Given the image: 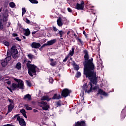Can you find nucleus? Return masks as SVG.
I'll return each instance as SVG.
<instances>
[{
    "mask_svg": "<svg viewBox=\"0 0 126 126\" xmlns=\"http://www.w3.org/2000/svg\"><path fill=\"white\" fill-rule=\"evenodd\" d=\"M84 58L86 63L84 64V74L86 75V77L89 78L91 82L88 86L86 84H84L83 89L85 90V93H90L93 90L92 88L93 85L92 84H95V85L97 84V77H96V72L94 71L95 68L93 63V59L89 60V56L87 52H86Z\"/></svg>",
    "mask_w": 126,
    "mask_h": 126,
    "instance_id": "1",
    "label": "nucleus"
},
{
    "mask_svg": "<svg viewBox=\"0 0 126 126\" xmlns=\"http://www.w3.org/2000/svg\"><path fill=\"white\" fill-rule=\"evenodd\" d=\"M27 64V67L29 68V74L30 76H33V75H36V71L38 70V67L34 65L31 64V61H28Z\"/></svg>",
    "mask_w": 126,
    "mask_h": 126,
    "instance_id": "2",
    "label": "nucleus"
},
{
    "mask_svg": "<svg viewBox=\"0 0 126 126\" xmlns=\"http://www.w3.org/2000/svg\"><path fill=\"white\" fill-rule=\"evenodd\" d=\"M15 81L17 83H14L12 85L11 88L12 90H15V89L19 88V89H24V83L21 80H18L14 78Z\"/></svg>",
    "mask_w": 126,
    "mask_h": 126,
    "instance_id": "3",
    "label": "nucleus"
},
{
    "mask_svg": "<svg viewBox=\"0 0 126 126\" xmlns=\"http://www.w3.org/2000/svg\"><path fill=\"white\" fill-rule=\"evenodd\" d=\"M6 21H7V18L6 17L0 16V29L2 30L3 29V25L6 24Z\"/></svg>",
    "mask_w": 126,
    "mask_h": 126,
    "instance_id": "4",
    "label": "nucleus"
},
{
    "mask_svg": "<svg viewBox=\"0 0 126 126\" xmlns=\"http://www.w3.org/2000/svg\"><path fill=\"white\" fill-rule=\"evenodd\" d=\"M11 54L12 57L13 59H16L17 57V54H18V51H17V49L15 47V46H13L11 48Z\"/></svg>",
    "mask_w": 126,
    "mask_h": 126,
    "instance_id": "5",
    "label": "nucleus"
},
{
    "mask_svg": "<svg viewBox=\"0 0 126 126\" xmlns=\"http://www.w3.org/2000/svg\"><path fill=\"white\" fill-rule=\"evenodd\" d=\"M40 107L43 110H44V111H48L49 108H50V105H49L47 102L41 101L40 102Z\"/></svg>",
    "mask_w": 126,
    "mask_h": 126,
    "instance_id": "6",
    "label": "nucleus"
},
{
    "mask_svg": "<svg viewBox=\"0 0 126 126\" xmlns=\"http://www.w3.org/2000/svg\"><path fill=\"white\" fill-rule=\"evenodd\" d=\"M70 93H71V90L67 89H65L62 91V95L63 97L65 98L66 97H67V96H68Z\"/></svg>",
    "mask_w": 126,
    "mask_h": 126,
    "instance_id": "7",
    "label": "nucleus"
},
{
    "mask_svg": "<svg viewBox=\"0 0 126 126\" xmlns=\"http://www.w3.org/2000/svg\"><path fill=\"white\" fill-rule=\"evenodd\" d=\"M56 42H57V39H56L49 40L47 41L46 43L43 44L42 47H43L46 46H52V45H54V44H55V43H56Z\"/></svg>",
    "mask_w": 126,
    "mask_h": 126,
    "instance_id": "8",
    "label": "nucleus"
},
{
    "mask_svg": "<svg viewBox=\"0 0 126 126\" xmlns=\"http://www.w3.org/2000/svg\"><path fill=\"white\" fill-rule=\"evenodd\" d=\"M17 121H18L20 126H26V123L25 122V121H24V119L20 118V116H18L17 118Z\"/></svg>",
    "mask_w": 126,
    "mask_h": 126,
    "instance_id": "9",
    "label": "nucleus"
},
{
    "mask_svg": "<svg viewBox=\"0 0 126 126\" xmlns=\"http://www.w3.org/2000/svg\"><path fill=\"white\" fill-rule=\"evenodd\" d=\"M31 47L34 49H38V48H40L41 47V44L39 43L34 42L32 43Z\"/></svg>",
    "mask_w": 126,
    "mask_h": 126,
    "instance_id": "10",
    "label": "nucleus"
},
{
    "mask_svg": "<svg viewBox=\"0 0 126 126\" xmlns=\"http://www.w3.org/2000/svg\"><path fill=\"white\" fill-rule=\"evenodd\" d=\"M75 8H76V9H78V10H83L84 6H82V5L77 3L75 6Z\"/></svg>",
    "mask_w": 126,
    "mask_h": 126,
    "instance_id": "11",
    "label": "nucleus"
},
{
    "mask_svg": "<svg viewBox=\"0 0 126 126\" xmlns=\"http://www.w3.org/2000/svg\"><path fill=\"white\" fill-rule=\"evenodd\" d=\"M23 30L24 32V34L25 35V36H29V35H30V30H29V29H23Z\"/></svg>",
    "mask_w": 126,
    "mask_h": 126,
    "instance_id": "12",
    "label": "nucleus"
},
{
    "mask_svg": "<svg viewBox=\"0 0 126 126\" xmlns=\"http://www.w3.org/2000/svg\"><path fill=\"white\" fill-rule=\"evenodd\" d=\"M12 56V54H11V52L10 51H8L7 53V57L6 58V60H8V61H10L11 60V57Z\"/></svg>",
    "mask_w": 126,
    "mask_h": 126,
    "instance_id": "13",
    "label": "nucleus"
},
{
    "mask_svg": "<svg viewBox=\"0 0 126 126\" xmlns=\"http://www.w3.org/2000/svg\"><path fill=\"white\" fill-rule=\"evenodd\" d=\"M85 126V123L84 121H81L80 122H78L76 123L75 126Z\"/></svg>",
    "mask_w": 126,
    "mask_h": 126,
    "instance_id": "14",
    "label": "nucleus"
},
{
    "mask_svg": "<svg viewBox=\"0 0 126 126\" xmlns=\"http://www.w3.org/2000/svg\"><path fill=\"white\" fill-rule=\"evenodd\" d=\"M14 107L13 103H10L8 107V113H10V112L12 111V109H13Z\"/></svg>",
    "mask_w": 126,
    "mask_h": 126,
    "instance_id": "15",
    "label": "nucleus"
},
{
    "mask_svg": "<svg viewBox=\"0 0 126 126\" xmlns=\"http://www.w3.org/2000/svg\"><path fill=\"white\" fill-rule=\"evenodd\" d=\"M50 61L51 62L50 64L51 66H55L57 64V61H54V59H51Z\"/></svg>",
    "mask_w": 126,
    "mask_h": 126,
    "instance_id": "16",
    "label": "nucleus"
},
{
    "mask_svg": "<svg viewBox=\"0 0 126 126\" xmlns=\"http://www.w3.org/2000/svg\"><path fill=\"white\" fill-rule=\"evenodd\" d=\"M98 94H100V95H103V96H107V94L101 89L98 90Z\"/></svg>",
    "mask_w": 126,
    "mask_h": 126,
    "instance_id": "17",
    "label": "nucleus"
},
{
    "mask_svg": "<svg viewBox=\"0 0 126 126\" xmlns=\"http://www.w3.org/2000/svg\"><path fill=\"white\" fill-rule=\"evenodd\" d=\"M61 94H55L53 97V99L56 100H59V99H61Z\"/></svg>",
    "mask_w": 126,
    "mask_h": 126,
    "instance_id": "18",
    "label": "nucleus"
},
{
    "mask_svg": "<svg viewBox=\"0 0 126 126\" xmlns=\"http://www.w3.org/2000/svg\"><path fill=\"white\" fill-rule=\"evenodd\" d=\"M7 61H8V59H6V58H5V59L2 61L1 63L2 66H6V65H7Z\"/></svg>",
    "mask_w": 126,
    "mask_h": 126,
    "instance_id": "19",
    "label": "nucleus"
},
{
    "mask_svg": "<svg viewBox=\"0 0 126 126\" xmlns=\"http://www.w3.org/2000/svg\"><path fill=\"white\" fill-rule=\"evenodd\" d=\"M57 24L58 26H60V27L63 26V22H62V18H59L57 20Z\"/></svg>",
    "mask_w": 126,
    "mask_h": 126,
    "instance_id": "20",
    "label": "nucleus"
},
{
    "mask_svg": "<svg viewBox=\"0 0 126 126\" xmlns=\"http://www.w3.org/2000/svg\"><path fill=\"white\" fill-rule=\"evenodd\" d=\"M41 101H45L46 100V101H49L51 100V98L49 97V96H43L41 98Z\"/></svg>",
    "mask_w": 126,
    "mask_h": 126,
    "instance_id": "21",
    "label": "nucleus"
},
{
    "mask_svg": "<svg viewBox=\"0 0 126 126\" xmlns=\"http://www.w3.org/2000/svg\"><path fill=\"white\" fill-rule=\"evenodd\" d=\"M24 99H28L29 101L31 100V95L28 94L24 96Z\"/></svg>",
    "mask_w": 126,
    "mask_h": 126,
    "instance_id": "22",
    "label": "nucleus"
},
{
    "mask_svg": "<svg viewBox=\"0 0 126 126\" xmlns=\"http://www.w3.org/2000/svg\"><path fill=\"white\" fill-rule=\"evenodd\" d=\"M9 5L11 8H14V7L16 6L15 3H14L13 2H10L9 3Z\"/></svg>",
    "mask_w": 126,
    "mask_h": 126,
    "instance_id": "23",
    "label": "nucleus"
},
{
    "mask_svg": "<svg viewBox=\"0 0 126 126\" xmlns=\"http://www.w3.org/2000/svg\"><path fill=\"white\" fill-rule=\"evenodd\" d=\"M73 65L74 66V68L75 69V70H78V69H79V66H78V65H77L75 63H74L73 64Z\"/></svg>",
    "mask_w": 126,
    "mask_h": 126,
    "instance_id": "24",
    "label": "nucleus"
},
{
    "mask_svg": "<svg viewBox=\"0 0 126 126\" xmlns=\"http://www.w3.org/2000/svg\"><path fill=\"white\" fill-rule=\"evenodd\" d=\"M16 67L17 69H21V63H18L16 65Z\"/></svg>",
    "mask_w": 126,
    "mask_h": 126,
    "instance_id": "25",
    "label": "nucleus"
},
{
    "mask_svg": "<svg viewBox=\"0 0 126 126\" xmlns=\"http://www.w3.org/2000/svg\"><path fill=\"white\" fill-rule=\"evenodd\" d=\"M4 83H7V84H8L9 85H10V84H11V81H10L9 79H7L4 80Z\"/></svg>",
    "mask_w": 126,
    "mask_h": 126,
    "instance_id": "26",
    "label": "nucleus"
},
{
    "mask_svg": "<svg viewBox=\"0 0 126 126\" xmlns=\"http://www.w3.org/2000/svg\"><path fill=\"white\" fill-rule=\"evenodd\" d=\"M73 54H74V48H72L71 51L69 52L70 56H73Z\"/></svg>",
    "mask_w": 126,
    "mask_h": 126,
    "instance_id": "27",
    "label": "nucleus"
},
{
    "mask_svg": "<svg viewBox=\"0 0 126 126\" xmlns=\"http://www.w3.org/2000/svg\"><path fill=\"white\" fill-rule=\"evenodd\" d=\"M26 82L28 86H29V87H31V86H32V84H31V82H30V81L26 80Z\"/></svg>",
    "mask_w": 126,
    "mask_h": 126,
    "instance_id": "28",
    "label": "nucleus"
},
{
    "mask_svg": "<svg viewBox=\"0 0 126 126\" xmlns=\"http://www.w3.org/2000/svg\"><path fill=\"white\" fill-rule=\"evenodd\" d=\"M25 13H26V9H25V8H22V16H23V15H24V14H25Z\"/></svg>",
    "mask_w": 126,
    "mask_h": 126,
    "instance_id": "29",
    "label": "nucleus"
},
{
    "mask_svg": "<svg viewBox=\"0 0 126 126\" xmlns=\"http://www.w3.org/2000/svg\"><path fill=\"white\" fill-rule=\"evenodd\" d=\"M25 107H26V109L28 110V111H31V110H32V108L28 106V105H25Z\"/></svg>",
    "mask_w": 126,
    "mask_h": 126,
    "instance_id": "30",
    "label": "nucleus"
},
{
    "mask_svg": "<svg viewBox=\"0 0 126 126\" xmlns=\"http://www.w3.org/2000/svg\"><path fill=\"white\" fill-rule=\"evenodd\" d=\"M59 34L60 35V37H63L64 32L63 31H59Z\"/></svg>",
    "mask_w": 126,
    "mask_h": 126,
    "instance_id": "31",
    "label": "nucleus"
},
{
    "mask_svg": "<svg viewBox=\"0 0 126 126\" xmlns=\"http://www.w3.org/2000/svg\"><path fill=\"white\" fill-rule=\"evenodd\" d=\"M32 3H38V1L36 0H29Z\"/></svg>",
    "mask_w": 126,
    "mask_h": 126,
    "instance_id": "32",
    "label": "nucleus"
},
{
    "mask_svg": "<svg viewBox=\"0 0 126 126\" xmlns=\"http://www.w3.org/2000/svg\"><path fill=\"white\" fill-rule=\"evenodd\" d=\"M80 76H81V73H80V72H77L76 74V77L79 78Z\"/></svg>",
    "mask_w": 126,
    "mask_h": 126,
    "instance_id": "33",
    "label": "nucleus"
},
{
    "mask_svg": "<svg viewBox=\"0 0 126 126\" xmlns=\"http://www.w3.org/2000/svg\"><path fill=\"white\" fill-rule=\"evenodd\" d=\"M4 45L7 47H8V46H9V42L7 41H4Z\"/></svg>",
    "mask_w": 126,
    "mask_h": 126,
    "instance_id": "34",
    "label": "nucleus"
},
{
    "mask_svg": "<svg viewBox=\"0 0 126 126\" xmlns=\"http://www.w3.org/2000/svg\"><path fill=\"white\" fill-rule=\"evenodd\" d=\"M28 58H29V59H32L33 55H32L31 54H29V55H28Z\"/></svg>",
    "mask_w": 126,
    "mask_h": 126,
    "instance_id": "35",
    "label": "nucleus"
},
{
    "mask_svg": "<svg viewBox=\"0 0 126 126\" xmlns=\"http://www.w3.org/2000/svg\"><path fill=\"white\" fill-rule=\"evenodd\" d=\"M20 112L22 113V114H23V115L24 114H25V109H23L21 110H20Z\"/></svg>",
    "mask_w": 126,
    "mask_h": 126,
    "instance_id": "36",
    "label": "nucleus"
},
{
    "mask_svg": "<svg viewBox=\"0 0 126 126\" xmlns=\"http://www.w3.org/2000/svg\"><path fill=\"white\" fill-rule=\"evenodd\" d=\"M78 40L82 45L83 44V41L81 40L80 38H78Z\"/></svg>",
    "mask_w": 126,
    "mask_h": 126,
    "instance_id": "37",
    "label": "nucleus"
},
{
    "mask_svg": "<svg viewBox=\"0 0 126 126\" xmlns=\"http://www.w3.org/2000/svg\"><path fill=\"white\" fill-rule=\"evenodd\" d=\"M68 59V56L66 57L65 59L63 60V63H65V62H66Z\"/></svg>",
    "mask_w": 126,
    "mask_h": 126,
    "instance_id": "38",
    "label": "nucleus"
},
{
    "mask_svg": "<svg viewBox=\"0 0 126 126\" xmlns=\"http://www.w3.org/2000/svg\"><path fill=\"white\" fill-rule=\"evenodd\" d=\"M67 10L69 12H72V10L70 8H67Z\"/></svg>",
    "mask_w": 126,
    "mask_h": 126,
    "instance_id": "39",
    "label": "nucleus"
},
{
    "mask_svg": "<svg viewBox=\"0 0 126 126\" xmlns=\"http://www.w3.org/2000/svg\"><path fill=\"white\" fill-rule=\"evenodd\" d=\"M26 22L28 24H29V23H30V21L29 20H28V19H26Z\"/></svg>",
    "mask_w": 126,
    "mask_h": 126,
    "instance_id": "40",
    "label": "nucleus"
},
{
    "mask_svg": "<svg viewBox=\"0 0 126 126\" xmlns=\"http://www.w3.org/2000/svg\"><path fill=\"white\" fill-rule=\"evenodd\" d=\"M99 87L98 86H95L93 88V90H96V89H97V88H98Z\"/></svg>",
    "mask_w": 126,
    "mask_h": 126,
    "instance_id": "41",
    "label": "nucleus"
},
{
    "mask_svg": "<svg viewBox=\"0 0 126 126\" xmlns=\"http://www.w3.org/2000/svg\"><path fill=\"white\" fill-rule=\"evenodd\" d=\"M16 40H17V41H19V42L21 41V39H20L18 37H16Z\"/></svg>",
    "mask_w": 126,
    "mask_h": 126,
    "instance_id": "42",
    "label": "nucleus"
},
{
    "mask_svg": "<svg viewBox=\"0 0 126 126\" xmlns=\"http://www.w3.org/2000/svg\"><path fill=\"white\" fill-rule=\"evenodd\" d=\"M8 101H9V102H10V103H11V104H12V103L13 102L12 99H8Z\"/></svg>",
    "mask_w": 126,
    "mask_h": 126,
    "instance_id": "43",
    "label": "nucleus"
},
{
    "mask_svg": "<svg viewBox=\"0 0 126 126\" xmlns=\"http://www.w3.org/2000/svg\"><path fill=\"white\" fill-rule=\"evenodd\" d=\"M7 89H8V90H9V91H10V92H12V90H11V89L8 87H7Z\"/></svg>",
    "mask_w": 126,
    "mask_h": 126,
    "instance_id": "44",
    "label": "nucleus"
},
{
    "mask_svg": "<svg viewBox=\"0 0 126 126\" xmlns=\"http://www.w3.org/2000/svg\"><path fill=\"white\" fill-rule=\"evenodd\" d=\"M23 115L26 119H27V116L26 115V113H24Z\"/></svg>",
    "mask_w": 126,
    "mask_h": 126,
    "instance_id": "45",
    "label": "nucleus"
},
{
    "mask_svg": "<svg viewBox=\"0 0 126 126\" xmlns=\"http://www.w3.org/2000/svg\"><path fill=\"white\" fill-rule=\"evenodd\" d=\"M53 29H54V31H58V29H57V28H56V27H54Z\"/></svg>",
    "mask_w": 126,
    "mask_h": 126,
    "instance_id": "46",
    "label": "nucleus"
},
{
    "mask_svg": "<svg viewBox=\"0 0 126 126\" xmlns=\"http://www.w3.org/2000/svg\"><path fill=\"white\" fill-rule=\"evenodd\" d=\"M81 5H82V6H84V1H82L81 4Z\"/></svg>",
    "mask_w": 126,
    "mask_h": 126,
    "instance_id": "47",
    "label": "nucleus"
},
{
    "mask_svg": "<svg viewBox=\"0 0 126 126\" xmlns=\"http://www.w3.org/2000/svg\"><path fill=\"white\" fill-rule=\"evenodd\" d=\"M33 111L34 113H38V110H37L36 109H33Z\"/></svg>",
    "mask_w": 126,
    "mask_h": 126,
    "instance_id": "48",
    "label": "nucleus"
},
{
    "mask_svg": "<svg viewBox=\"0 0 126 126\" xmlns=\"http://www.w3.org/2000/svg\"><path fill=\"white\" fill-rule=\"evenodd\" d=\"M4 126H13V125H11V124H7L4 125Z\"/></svg>",
    "mask_w": 126,
    "mask_h": 126,
    "instance_id": "49",
    "label": "nucleus"
},
{
    "mask_svg": "<svg viewBox=\"0 0 126 126\" xmlns=\"http://www.w3.org/2000/svg\"><path fill=\"white\" fill-rule=\"evenodd\" d=\"M13 36L14 37H16V36H17V34H16V33H13Z\"/></svg>",
    "mask_w": 126,
    "mask_h": 126,
    "instance_id": "50",
    "label": "nucleus"
},
{
    "mask_svg": "<svg viewBox=\"0 0 126 126\" xmlns=\"http://www.w3.org/2000/svg\"><path fill=\"white\" fill-rule=\"evenodd\" d=\"M37 32V31H34V32H32V34H36V32Z\"/></svg>",
    "mask_w": 126,
    "mask_h": 126,
    "instance_id": "51",
    "label": "nucleus"
},
{
    "mask_svg": "<svg viewBox=\"0 0 126 126\" xmlns=\"http://www.w3.org/2000/svg\"><path fill=\"white\" fill-rule=\"evenodd\" d=\"M2 80H3V78H0V81H2Z\"/></svg>",
    "mask_w": 126,
    "mask_h": 126,
    "instance_id": "52",
    "label": "nucleus"
},
{
    "mask_svg": "<svg viewBox=\"0 0 126 126\" xmlns=\"http://www.w3.org/2000/svg\"><path fill=\"white\" fill-rule=\"evenodd\" d=\"M83 33L84 35H85V34H86V32H85V31H84L83 32Z\"/></svg>",
    "mask_w": 126,
    "mask_h": 126,
    "instance_id": "53",
    "label": "nucleus"
},
{
    "mask_svg": "<svg viewBox=\"0 0 126 126\" xmlns=\"http://www.w3.org/2000/svg\"><path fill=\"white\" fill-rule=\"evenodd\" d=\"M23 39H26V37H25V36H23Z\"/></svg>",
    "mask_w": 126,
    "mask_h": 126,
    "instance_id": "54",
    "label": "nucleus"
},
{
    "mask_svg": "<svg viewBox=\"0 0 126 126\" xmlns=\"http://www.w3.org/2000/svg\"><path fill=\"white\" fill-rule=\"evenodd\" d=\"M2 10V8H0V12H1V10Z\"/></svg>",
    "mask_w": 126,
    "mask_h": 126,
    "instance_id": "55",
    "label": "nucleus"
},
{
    "mask_svg": "<svg viewBox=\"0 0 126 126\" xmlns=\"http://www.w3.org/2000/svg\"><path fill=\"white\" fill-rule=\"evenodd\" d=\"M51 80L53 81V79H50V81H51Z\"/></svg>",
    "mask_w": 126,
    "mask_h": 126,
    "instance_id": "56",
    "label": "nucleus"
},
{
    "mask_svg": "<svg viewBox=\"0 0 126 126\" xmlns=\"http://www.w3.org/2000/svg\"><path fill=\"white\" fill-rule=\"evenodd\" d=\"M68 34H69V32L67 33V34H68Z\"/></svg>",
    "mask_w": 126,
    "mask_h": 126,
    "instance_id": "57",
    "label": "nucleus"
},
{
    "mask_svg": "<svg viewBox=\"0 0 126 126\" xmlns=\"http://www.w3.org/2000/svg\"><path fill=\"white\" fill-rule=\"evenodd\" d=\"M61 39H63V38H61Z\"/></svg>",
    "mask_w": 126,
    "mask_h": 126,
    "instance_id": "58",
    "label": "nucleus"
}]
</instances>
